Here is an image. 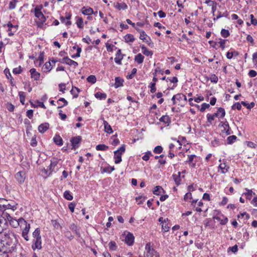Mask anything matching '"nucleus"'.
<instances>
[{
	"label": "nucleus",
	"instance_id": "f257e3e1",
	"mask_svg": "<svg viewBox=\"0 0 257 257\" xmlns=\"http://www.w3.org/2000/svg\"><path fill=\"white\" fill-rule=\"evenodd\" d=\"M0 242L3 245V249L5 248L9 252H12L15 249L18 241L13 230L5 229L0 234Z\"/></svg>",
	"mask_w": 257,
	"mask_h": 257
},
{
	"label": "nucleus",
	"instance_id": "f03ea898",
	"mask_svg": "<svg viewBox=\"0 0 257 257\" xmlns=\"http://www.w3.org/2000/svg\"><path fill=\"white\" fill-rule=\"evenodd\" d=\"M125 151V146L122 145L118 150L114 152V163L115 164H118L121 162V155L124 153Z\"/></svg>",
	"mask_w": 257,
	"mask_h": 257
},
{
	"label": "nucleus",
	"instance_id": "7ed1b4c3",
	"mask_svg": "<svg viewBox=\"0 0 257 257\" xmlns=\"http://www.w3.org/2000/svg\"><path fill=\"white\" fill-rule=\"evenodd\" d=\"M43 6L42 5H40L37 6L34 9L35 16L36 18L39 19L42 24L45 22L46 20L45 16L41 12Z\"/></svg>",
	"mask_w": 257,
	"mask_h": 257
},
{
	"label": "nucleus",
	"instance_id": "20e7f679",
	"mask_svg": "<svg viewBox=\"0 0 257 257\" xmlns=\"http://www.w3.org/2000/svg\"><path fill=\"white\" fill-rule=\"evenodd\" d=\"M21 220L22 223H23V224L25 225V227L23 229L22 236L25 238L26 240L28 241L29 240V238L28 234L30 229V224L27 223V222L24 219H22Z\"/></svg>",
	"mask_w": 257,
	"mask_h": 257
},
{
	"label": "nucleus",
	"instance_id": "39448f33",
	"mask_svg": "<svg viewBox=\"0 0 257 257\" xmlns=\"http://www.w3.org/2000/svg\"><path fill=\"white\" fill-rule=\"evenodd\" d=\"M145 249L147 250L146 255L147 257H154L156 254L158 253L157 251L151 247L150 243L146 244Z\"/></svg>",
	"mask_w": 257,
	"mask_h": 257
},
{
	"label": "nucleus",
	"instance_id": "423d86ee",
	"mask_svg": "<svg viewBox=\"0 0 257 257\" xmlns=\"http://www.w3.org/2000/svg\"><path fill=\"white\" fill-rule=\"evenodd\" d=\"M136 29L140 33V39L143 40L146 43H148L149 46H151L153 45L152 43H149V41H151V39L150 37L147 38V35L146 33L142 30H140L138 28H136Z\"/></svg>",
	"mask_w": 257,
	"mask_h": 257
},
{
	"label": "nucleus",
	"instance_id": "0eeeda50",
	"mask_svg": "<svg viewBox=\"0 0 257 257\" xmlns=\"http://www.w3.org/2000/svg\"><path fill=\"white\" fill-rule=\"evenodd\" d=\"M15 178L20 184L23 183L26 179L25 172L24 171H19L15 175Z\"/></svg>",
	"mask_w": 257,
	"mask_h": 257
},
{
	"label": "nucleus",
	"instance_id": "6e6552de",
	"mask_svg": "<svg viewBox=\"0 0 257 257\" xmlns=\"http://www.w3.org/2000/svg\"><path fill=\"white\" fill-rule=\"evenodd\" d=\"M32 248L33 250L36 249H40L42 248L41 237L36 239H33Z\"/></svg>",
	"mask_w": 257,
	"mask_h": 257
},
{
	"label": "nucleus",
	"instance_id": "1a4fd4ad",
	"mask_svg": "<svg viewBox=\"0 0 257 257\" xmlns=\"http://www.w3.org/2000/svg\"><path fill=\"white\" fill-rule=\"evenodd\" d=\"M60 62L62 63H66L70 66H74V67H76L78 65L77 62L70 59L68 57H64Z\"/></svg>",
	"mask_w": 257,
	"mask_h": 257
},
{
	"label": "nucleus",
	"instance_id": "9d476101",
	"mask_svg": "<svg viewBox=\"0 0 257 257\" xmlns=\"http://www.w3.org/2000/svg\"><path fill=\"white\" fill-rule=\"evenodd\" d=\"M81 137L80 136L73 137L71 139V142L73 146L72 149L74 150L78 148V144L80 142Z\"/></svg>",
	"mask_w": 257,
	"mask_h": 257
},
{
	"label": "nucleus",
	"instance_id": "9b49d317",
	"mask_svg": "<svg viewBox=\"0 0 257 257\" xmlns=\"http://www.w3.org/2000/svg\"><path fill=\"white\" fill-rule=\"evenodd\" d=\"M134 236L132 233H128L125 238V242L128 245H132L134 242Z\"/></svg>",
	"mask_w": 257,
	"mask_h": 257
},
{
	"label": "nucleus",
	"instance_id": "f8f14e48",
	"mask_svg": "<svg viewBox=\"0 0 257 257\" xmlns=\"http://www.w3.org/2000/svg\"><path fill=\"white\" fill-rule=\"evenodd\" d=\"M124 55H122L121 50L118 49L116 52V57L114 58L115 62L119 65L121 64V60L123 58Z\"/></svg>",
	"mask_w": 257,
	"mask_h": 257
},
{
	"label": "nucleus",
	"instance_id": "ddd939ff",
	"mask_svg": "<svg viewBox=\"0 0 257 257\" xmlns=\"http://www.w3.org/2000/svg\"><path fill=\"white\" fill-rule=\"evenodd\" d=\"M57 161H53L51 162L50 166H49V169H44V172L47 176H49L52 172L54 170V167L57 165Z\"/></svg>",
	"mask_w": 257,
	"mask_h": 257
},
{
	"label": "nucleus",
	"instance_id": "4468645a",
	"mask_svg": "<svg viewBox=\"0 0 257 257\" xmlns=\"http://www.w3.org/2000/svg\"><path fill=\"white\" fill-rule=\"evenodd\" d=\"M49 127V124L47 122H45L41 124L38 126V131L41 133H44Z\"/></svg>",
	"mask_w": 257,
	"mask_h": 257
},
{
	"label": "nucleus",
	"instance_id": "2eb2a0df",
	"mask_svg": "<svg viewBox=\"0 0 257 257\" xmlns=\"http://www.w3.org/2000/svg\"><path fill=\"white\" fill-rule=\"evenodd\" d=\"M30 72L32 78H34L35 80L39 79L40 77V74L36 71V69L32 68L30 69Z\"/></svg>",
	"mask_w": 257,
	"mask_h": 257
},
{
	"label": "nucleus",
	"instance_id": "dca6fc26",
	"mask_svg": "<svg viewBox=\"0 0 257 257\" xmlns=\"http://www.w3.org/2000/svg\"><path fill=\"white\" fill-rule=\"evenodd\" d=\"M22 219V218H20L18 220H17L16 219H11L10 220V223L12 226H13L15 228L17 227L18 226L20 225H21V227H22V226L23 224V223H22V222L21 220Z\"/></svg>",
	"mask_w": 257,
	"mask_h": 257
},
{
	"label": "nucleus",
	"instance_id": "f3484780",
	"mask_svg": "<svg viewBox=\"0 0 257 257\" xmlns=\"http://www.w3.org/2000/svg\"><path fill=\"white\" fill-rule=\"evenodd\" d=\"M103 121V124L104 125V131L106 133H107L108 134H111L112 133V130L111 127V126L109 124L108 122L104 119L103 118H102Z\"/></svg>",
	"mask_w": 257,
	"mask_h": 257
},
{
	"label": "nucleus",
	"instance_id": "a211bd4d",
	"mask_svg": "<svg viewBox=\"0 0 257 257\" xmlns=\"http://www.w3.org/2000/svg\"><path fill=\"white\" fill-rule=\"evenodd\" d=\"M245 190L246 192L243 193L242 195H245L246 198L250 200L252 198V196L255 195V193H254L252 190L248 189L247 188H245Z\"/></svg>",
	"mask_w": 257,
	"mask_h": 257
},
{
	"label": "nucleus",
	"instance_id": "6ab92c4d",
	"mask_svg": "<svg viewBox=\"0 0 257 257\" xmlns=\"http://www.w3.org/2000/svg\"><path fill=\"white\" fill-rule=\"evenodd\" d=\"M70 229L74 232L77 235L80 236V229L74 223H72L70 225Z\"/></svg>",
	"mask_w": 257,
	"mask_h": 257
},
{
	"label": "nucleus",
	"instance_id": "aec40b11",
	"mask_svg": "<svg viewBox=\"0 0 257 257\" xmlns=\"http://www.w3.org/2000/svg\"><path fill=\"white\" fill-rule=\"evenodd\" d=\"M0 207H3L5 210L11 209L13 211H14L15 210H16L17 209V207L15 205H11L9 203H8V204L0 203Z\"/></svg>",
	"mask_w": 257,
	"mask_h": 257
},
{
	"label": "nucleus",
	"instance_id": "412c9836",
	"mask_svg": "<svg viewBox=\"0 0 257 257\" xmlns=\"http://www.w3.org/2000/svg\"><path fill=\"white\" fill-rule=\"evenodd\" d=\"M181 175V173L180 172H178V174H173L172 175V177L175 182V184L178 186L180 184V182H181V179H180V176Z\"/></svg>",
	"mask_w": 257,
	"mask_h": 257
},
{
	"label": "nucleus",
	"instance_id": "4be33fe9",
	"mask_svg": "<svg viewBox=\"0 0 257 257\" xmlns=\"http://www.w3.org/2000/svg\"><path fill=\"white\" fill-rule=\"evenodd\" d=\"M221 126L223 127L224 131H225L226 135H229L231 134V132L229 127V124L227 121L224 122L221 125Z\"/></svg>",
	"mask_w": 257,
	"mask_h": 257
},
{
	"label": "nucleus",
	"instance_id": "5701e85b",
	"mask_svg": "<svg viewBox=\"0 0 257 257\" xmlns=\"http://www.w3.org/2000/svg\"><path fill=\"white\" fill-rule=\"evenodd\" d=\"M82 13L85 15H91L93 14V10L91 8H85L83 7L82 9Z\"/></svg>",
	"mask_w": 257,
	"mask_h": 257
},
{
	"label": "nucleus",
	"instance_id": "b1692460",
	"mask_svg": "<svg viewBox=\"0 0 257 257\" xmlns=\"http://www.w3.org/2000/svg\"><path fill=\"white\" fill-rule=\"evenodd\" d=\"M219 168L221 170V173L225 174L228 171L229 167H227L225 163H223L219 165Z\"/></svg>",
	"mask_w": 257,
	"mask_h": 257
},
{
	"label": "nucleus",
	"instance_id": "393cba45",
	"mask_svg": "<svg viewBox=\"0 0 257 257\" xmlns=\"http://www.w3.org/2000/svg\"><path fill=\"white\" fill-rule=\"evenodd\" d=\"M115 81L114 86L115 88L122 86L124 82L123 79L118 77L115 78Z\"/></svg>",
	"mask_w": 257,
	"mask_h": 257
},
{
	"label": "nucleus",
	"instance_id": "a878e982",
	"mask_svg": "<svg viewBox=\"0 0 257 257\" xmlns=\"http://www.w3.org/2000/svg\"><path fill=\"white\" fill-rule=\"evenodd\" d=\"M144 56L141 53H139L135 56V61L138 64H142L144 61Z\"/></svg>",
	"mask_w": 257,
	"mask_h": 257
},
{
	"label": "nucleus",
	"instance_id": "bb28decb",
	"mask_svg": "<svg viewBox=\"0 0 257 257\" xmlns=\"http://www.w3.org/2000/svg\"><path fill=\"white\" fill-rule=\"evenodd\" d=\"M161 79L162 80H166L167 82L170 81L173 83H177L178 81V78L176 77H173L172 78H166V76H164Z\"/></svg>",
	"mask_w": 257,
	"mask_h": 257
},
{
	"label": "nucleus",
	"instance_id": "cd10ccee",
	"mask_svg": "<svg viewBox=\"0 0 257 257\" xmlns=\"http://www.w3.org/2000/svg\"><path fill=\"white\" fill-rule=\"evenodd\" d=\"M53 140L54 143L59 146H62L63 145V141L62 138L59 136H56L54 137Z\"/></svg>",
	"mask_w": 257,
	"mask_h": 257
},
{
	"label": "nucleus",
	"instance_id": "c85d7f7f",
	"mask_svg": "<svg viewBox=\"0 0 257 257\" xmlns=\"http://www.w3.org/2000/svg\"><path fill=\"white\" fill-rule=\"evenodd\" d=\"M141 48L143 50V53L146 56H152L153 55V52L151 51H149L147 49V48L144 46H141Z\"/></svg>",
	"mask_w": 257,
	"mask_h": 257
},
{
	"label": "nucleus",
	"instance_id": "c756f323",
	"mask_svg": "<svg viewBox=\"0 0 257 257\" xmlns=\"http://www.w3.org/2000/svg\"><path fill=\"white\" fill-rule=\"evenodd\" d=\"M76 24L77 25V27L79 28H83L84 27V25L83 24V19L81 17H76Z\"/></svg>",
	"mask_w": 257,
	"mask_h": 257
},
{
	"label": "nucleus",
	"instance_id": "7c9ffc66",
	"mask_svg": "<svg viewBox=\"0 0 257 257\" xmlns=\"http://www.w3.org/2000/svg\"><path fill=\"white\" fill-rule=\"evenodd\" d=\"M124 40H125V42H126V43H128V42H133L135 40V38L134 37V36L132 34H126L124 37Z\"/></svg>",
	"mask_w": 257,
	"mask_h": 257
},
{
	"label": "nucleus",
	"instance_id": "2f4dec72",
	"mask_svg": "<svg viewBox=\"0 0 257 257\" xmlns=\"http://www.w3.org/2000/svg\"><path fill=\"white\" fill-rule=\"evenodd\" d=\"M162 191H164L163 188L161 186H157L153 190V193L155 195H159L161 193Z\"/></svg>",
	"mask_w": 257,
	"mask_h": 257
},
{
	"label": "nucleus",
	"instance_id": "473e14b6",
	"mask_svg": "<svg viewBox=\"0 0 257 257\" xmlns=\"http://www.w3.org/2000/svg\"><path fill=\"white\" fill-rule=\"evenodd\" d=\"M115 8L119 10H126L127 8V6L124 3H117Z\"/></svg>",
	"mask_w": 257,
	"mask_h": 257
},
{
	"label": "nucleus",
	"instance_id": "72a5a7b5",
	"mask_svg": "<svg viewBox=\"0 0 257 257\" xmlns=\"http://www.w3.org/2000/svg\"><path fill=\"white\" fill-rule=\"evenodd\" d=\"M108 149V147L104 144H99L96 146V150L97 151H105Z\"/></svg>",
	"mask_w": 257,
	"mask_h": 257
},
{
	"label": "nucleus",
	"instance_id": "f704fd0d",
	"mask_svg": "<svg viewBox=\"0 0 257 257\" xmlns=\"http://www.w3.org/2000/svg\"><path fill=\"white\" fill-rule=\"evenodd\" d=\"M52 69V67L51 66V64L50 62H47L44 65L43 67V69L44 71H49Z\"/></svg>",
	"mask_w": 257,
	"mask_h": 257
},
{
	"label": "nucleus",
	"instance_id": "c9c22d12",
	"mask_svg": "<svg viewBox=\"0 0 257 257\" xmlns=\"http://www.w3.org/2000/svg\"><path fill=\"white\" fill-rule=\"evenodd\" d=\"M33 237H34V239H36L41 237L40 235V229L39 228H37L33 232Z\"/></svg>",
	"mask_w": 257,
	"mask_h": 257
},
{
	"label": "nucleus",
	"instance_id": "e433bc0d",
	"mask_svg": "<svg viewBox=\"0 0 257 257\" xmlns=\"http://www.w3.org/2000/svg\"><path fill=\"white\" fill-rule=\"evenodd\" d=\"M94 95L96 98L99 99H105L106 98V94L105 93H102L99 92H96Z\"/></svg>",
	"mask_w": 257,
	"mask_h": 257
},
{
	"label": "nucleus",
	"instance_id": "4c0bfd02",
	"mask_svg": "<svg viewBox=\"0 0 257 257\" xmlns=\"http://www.w3.org/2000/svg\"><path fill=\"white\" fill-rule=\"evenodd\" d=\"M8 27L9 28L8 31L11 32L13 29L14 30V32H16L18 27V25H13L11 22L8 24Z\"/></svg>",
	"mask_w": 257,
	"mask_h": 257
},
{
	"label": "nucleus",
	"instance_id": "58836bf2",
	"mask_svg": "<svg viewBox=\"0 0 257 257\" xmlns=\"http://www.w3.org/2000/svg\"><path fill=\"white\" fill-rule=\"evenodd\" d=\"M160 121L165 123H168L170 122V119L168 115H163L160 118Z\"/></svg>",
	"mask_w": 257,
	"mask_h": 257
},
{
	"label": "nucleus",
	"instance_id": "ea45409f",
	"mask_svg": "<svg viewBox=\"0 0 257 257\" xmlns=\"http://www.w3.org/2000/svg\"><path fill=\"white\" fill-rule=\"evenodd\" d=\"M64 197L68 200H72L73 199V196L69 191H65L64 193Z\"/></svg>",
	"mask_w": 257,
	"mask_h": 257
},
{
	"label": "nucleus",
	"instance_id": "a19ab883",
	"mask_svg": "<svg viewBox=\"0 0 257 257\" xmlns=\"http://www.w3.org/2000/svg\"><path fill=\"white\" fill-rule=\"evenodd\" d=\"M19 97H20V102H21V103L22 104H24L25 101V97H26L25 92L20 91L19 92Z\"/></svg>",
	"mask_w": 257,
	"mask_h": 257
},
{
	"label": "nucleus",
	"instance_id": "79ce46f5",
	"mask_svg": "<svg viewBox=\"0 0 257 257\" xmlns=\"http://www.w3.org/2000/svg\"><path fill=\"white\" fill-rule=\"evenodd\" d=\"M221 35L223 38H227L230 35V33L228 30L222 29L221 31Z\"/></svg>",
	"mask_w": 257,
	"mask_h": 257
},
{
	"label": "nucleus",
	"instance_id": "37998d69",
	"mask_svg": "<svg viewBox=\"0 0 257 257\" xmlns=\"http://www.w3.org/2000/svg\"><path fill=\"white\" fill-rule=\"evenodd\" d=\"M237 137L235 136L232 135L228 137L227 138V143L228 144H231L234 142V141L236 140Z\"/></svg>",
	"mask_w": 257,
	"mask_h": 257
},
{
	"label": "nucleus",
	"instance_id": "c03bdc74",
	"mask_svg": "<svg viewBox=\"0 0 257 257\" xmlns=\"http://www.w3.org/2000/svg\"><path fill=\"white\" fill-rule=\"evenodd\" d=\"M87 80L88 82L94 84L96 81V79L94 75H90L87 78Z\"/></svg>",
	"mask_w": 257,
	"mask_h": 257
},
{
	"label": "nucleus",
	"instance_id": "a18cd8bd",
	"mask_svg": "<svg viewBox=\"0 0 257 257\" xmlns=\"http://www.w3.org/2000/svg\"><path fill=\"white\" fill-rule=\"evenodd\" d=\"M163 149L161 146L156 147L154 149V153L155 154H160L163 152Z\"/></svg>",
	"mask_w": 257,
	"mask_h": 257
},
{
	"label": "nucleus",
	"instance_id": "49530a36",
	"mask_svg": "<svg viewBox=\"0 0 257 257\" xmlns=\"http://www.w3.org/2000/svg\"><path fill=\"white\" fill-rule=\"evenodd\" d=\"M146 198V197L139 196L138 197H137L136 199L138 204H141L143 203L145 201Z\"/></svg>",
	"mask_w": 257,
	"mask_h": 257
},
{
	"label": "nucleus",
	"instance_id": "de8ad7c7",
	"mask_svg": "<svg viewBox=\"0 0 257 257\" xmlns=\"http://www.w3.org/2000/svg\"><path fill=\"white\" fill-rule=\"evenodd\" d=\"M149 87H150V92L152 93H154L156 91V83L155 82H151L150 84Z\"/></svg>",
	"mask_w": 257,
	"mask_h": 257
},
{
	"label": "nucleus",
	"instance_id": "09e8293b",
	"mask_svg": "<svg viewBox=\"0 0 257 257\" xmlns=\"http://www.w3.org/2000/svg\"><path fill=\"white\" fill-rule=\"evenodd\" d=\"M18 2L17 0H12L9 4V9L13 10L16 8V4Z\"/></svg>",
	"mask_w": 257,
	"mask_h": 257
},
{
	"label": "nucleus",
	"instance_id": "8fccbe9b",
	"mask_svg": "<svg viewBox=\"0 0 257 257\" xmlns=\"http://www.w3.org/2000/svg\"><path fill=\"white\" fill-rule=\"evenodd\" d=\"M8 252H9L4 248V250L0 251V257H9Z\"/></svg>",
	"mask_w": 257,
	"mask_h": 257
},
{
	"label": "nucleus",
	"instance_id": "3c124183",
	"mask_svg": "<svg viewBox=\"0 0 257 257\" xmlns=\"http://www.w3.org/2000/svg\"><path fill=\"white\" fill-rule=\"evenodd\" d=\"M111 139L112 140V142H111V144L112 145L116 146V145H118L119 143V140L117 139V138H116V137L115 136H113L111 137Z\"/></svg>",
	"mask_w": 257,
	"mask_h": 257
},
{
	"label": "nucleus",
	"instance_id": "603ef678",
	"mask_svg": "<svg viewBox=\"0 0 257 257\" xmlns=\"http://www.w3.org/2000/svg\"><path fill=\"white\" fill-rule=\"evenodd\" d=\"M114 170V167L108 166L103 169V172L110 173Z\"/></svg>",
	"mask_w": 257,
	"mask_h": 257
},
{
	"label": "nucleus",
	"instance_id": "864d4df0",
	"mask_svg": "<svg viewBox=\"0 0 257 257\" xmlns=\"http://www.w3.org/2000/svg\"><path fill=\"white\" fill-rule=\"evenodd\" d=\"M210 107L209 104L203 103L200 109V111L203 112L205 111V110L207 108H208Z\"/></svg>",
	"mask_w": 257,
	"mask_h": 257
},
{
	"label": "nucleus",
	"instance_id": "5fc2aeb1",
	"mask_svg": "<svg viewBox=\"0 0 257 257\" xmlns=\"http://www.w3.org/2000/svg\"><path fill=\"white\" fill-rule=\"evenodd\" d=\"M226 42V40L224 39H220L219 42H218V43L219 44L220 47L223 50L225 48V43Z\"/></svg>",
	"mask_w": 257,
	"mask_h": 257
},
{
	"label": "nucleus",
	"instance_id": "6e6d98bb",
	"mask_svg": "<svg viewBox=\"0 0 257 257\" xmlns=\"http://www.w3.org/2000/svg\"><path fill=\"white\" fill-rule=\"evenodd\" d=\"M210 79L211 82L214 83H217L218 80L217 76L215 74L211 75Z\"/></svg>",
	"mask_w": 257,
	"mask_h": 257
},
{
	"label": "nucleus",
	"instance_id": "4d7b16f0",
	"mask_svg": "<svg viewBox=\"0 0 257 257\" xmlns=\"http://www.w3.org/2000/svg\"><path fill=\"white\" fill-rule=\"evenodd\" d=\"M218 113H219V114L221 113L220 117H223L225 115V111L224 108L222 107H219L218 108V110L217 111Z\"/></svg>",
	"mask_w": 257,
	"mask_h": 257
},
{
	"label": "nucleus",
	"instance_id": "13d9d810",
	"mask_svg": "<svg viewBox=\"0 0 257 257\" xmlns=\"http://www.w3.org/2000/svg\"><path fill=\"white\" fill-rule=\"evenodd\" d=\"M241 108V104L239 103V102H236L232 106V109H237L238 110H240Z\"/></svg>",
	"mask_w": 257,
	"mask_h": 257
},
{
	"label": "nucleus",
	"instance_id": "bf43d9fd",
	"mask_svg": "<svg viewBox=\"0 0 257 257\" xmlns=\"http://www.w3.org/2000/svg\"><path fill=\"white\" fill-rule=\"evenodd\" d=\"M137 70L136 68L133 69L132 73L130 75L127 76V79H132L134 75L136 74Z\"/></svg>",
	"mask_w": 257,
	"mask_h": 257
},
{
	"label": "nucleus",
	"instance_id": "052dcab7",
	"mask_svg": "<svg viewBox=\"0 0 257 257\" xmlns=\"http://www.w3.org/2000/svg\"><path fill=\"white\" fill-rule=\"evenodd\" d=\"M109 247L111 250H115L116 247L115 242L113 241H111L109 243Z\"/></svg>",
	"mask_w": 257,
	"mask_h": 257
},
{
	"label": "nucleus",
	"instance_id": "680f3d73",
	"mask_svg": "<svg viewBox=\"0 0 257 257\" xmlns=\"http://www.w3.org/2000/svg\"><path fill=\"white\" fill-rule=\"evenodd\" d=\"M250 19L251 24L254 26L257 25V20L254 19V16L252 14L250 15Z\"/></svg>",
	"mask_w": 257,
	"mask_h": 257
},
{
	"label": "nucleus",
	"instance_id": "e2e57ef3",
	"mask_svg": "<svg viewBox=\"0 0 257 257\" xmlns=\"http://www.w3.org/2000/svg\"><path fill=\"white\" fill-rule=\"evenodd\" d=\"M22 71V70L21 69V67L19 66L18 68H16L13 69V73L17 74H20Z\"/></svg>",
	"mask_w": 257,
	"mask_h": 257
},
{
	"label": "nucleus",
	"instance_id": "0e129e2a",
	"mask_svg": "<svg viewBox=\"0 0 257 257\" xmlns=\"http://www.w3.org/2000/svg\"><path fill=\"white\" fill-rule=\"evenodd\" d=\"M205 3L211 7L212 5H217L216 2L211 0H206Z\"/></svg>",
	"mask_w": 257,
	"mask_h": 257
},
{
	"label": "nucleus",
	"instance_id": "69168bd1",
	"mask_svg": "<svg viewBox=\"0 0 257 257\" xmlns=\"http://www.w3.org/2000/svg\"><path fill=\"white\" fill-rule=\"evenodd\" d=\"M175 97H176L177 100L180 101L181 100H182L183 98H185V95L181 93H178L175 95Z\"/></svg>",
	"mask_w": 257,
	"mask_h": 257
},
{
	"label": "nucleus",
	"instance_id": "338daca9",
	"mask_svg": "<svg viewBox=\"0 0 257 257\" xmlns=\"http://www.w3.org/2000/svg\"><path fill=\"white\" fill-rule=\"evenodd\" d=\"M208 121L211 124L212 121L214 119V117L212 114H208L207 115Z\"/></svg>",
	"mask_w": 257,
	"mask_h": 257
},
{
	"label": "nucleus",
	"instance_id": "774afa93",
	"mask_svg": "<svg viewBox=\"0 0 257 257\" xmlns=\"http://www.w3.org/2000/svg\"><path fill=\"white\" fill-rule=\"evenodd\" d=\"M251 204L254 206H257V195L251 201Z\"/></svg>",
	"mask_w": 257,
	"mask_h": 257
}]
</instances>
